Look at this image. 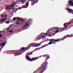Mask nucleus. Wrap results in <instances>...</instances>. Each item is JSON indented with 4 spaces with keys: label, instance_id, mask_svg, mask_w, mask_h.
Here are the masks:
<instances>
[{
    "label": "nucleus",
    "instance_id": "nucleus-1",
    "mask_svg": "<svg viewBox=\"0 0 73 73\" xmlns=\"http://www.w3.org/2000/svg\"><path fill=\"white\" fill-rule=\"evenodd\" d=\"M42 56H44V57H46V56H47V58L45 62H46V61H47V60L49 58V56L48 55L47 56L46 55H44L40 56L39 57L36 58H33L31 59V58H30V57L29 56H28V55H27L26 56V59L27 60H28V61H35V60H37V59L39 58V57H42Z\"/></svg>",
    "mask_w": 73,
    "mask_h": 73
},
{
    "label": "nucleus",
    "instance_id": "nucleus-2",
    "mask_svg": "<svg viewBox=\"0 0 73 73\" xmlns=\"http://www.w3.org/2000/svg\"><path fill=\"white\" fill-rule=\"evenodd\" d=\"M73 37V35H71V36H70V35H67L66 36H64L63 38H62V40H64L66 38H68V37Z\"/></svg>",
    "mask_w": 73,
    "mask_h": 73
},
{
    "label": "nucleus",
    "instance_id": "nucleus-3",
    "mask_svg": "<svg viewBox=\"0 0 73 73\" xmlns=\"http://www.w3.org/2000/svg\"><path fill=\"white\" fill-rule=\"evenodd\" d=\"M31 1V2L33 1V5H35V4H36V3H37L38 0H29L28 1V2L29 1Z\"/></svg>",
    "mask_w": 73,
    "mask_h": 73
},
{
    "label": "nucleus",
    "instance_id": "nucleus-4",
    "mask_svg": "<svg viewBox=\"0 0 73 73\" xmlns=\"http://www.w3.org/2000/svg\"><path fill=\"white\" fill-rule=\"evenodd\" d=\"M48 65V63H47V62H46L45 64V63H43L41 65V66H42V65H43V66L42 67L40 68H43V67L44 66V68H45V69L44 70H46V69L47 68H46V65Z\"/></svg>",
    "mask_w": 73,
    "mask_h": 73
},
{
    "label": "nucleus",
    "instance_id": "nucleus-5",
    "mask_svg": "<svg viewBox=\"0 0 73 73\" xmlns=\"http://www.w3.org/2000/svg\"><path fill=\"white\" fill-rule=\"evenodd\" d=\"M45 66H43V68H41L39 69V70H41V72H40V73H42L44 72V70L46 68H44V67Z\"/></svg>",
    "mask_w": 73,
    "mask_h": 73
},
{
    "label": "nucleus",
    "instance_id": "nucleus-6",
    "mask_svg": "<svg viewBox=\"0 0 73 73\" xmlns=\"http://www.w3.org/2000/svg\"><path fill=\"white\" fill-rule=\"evenodd\" d=\"M49 41H56V42H57L58 41H60V40H56L54 39H51L49 40Z\"/></svg>",
    "mask_w": 73,
    "mask_h": 73
},
{
    "label": "nucleus",
    "instance_id": "nucleus-7",
    "mask_svg": "<svg viewBox=\"0 0 73 73\" xmlns=\"http://www.w3.org/2000/svg\"><path fill=\"white\" fill-rule=\"evenodd\" d=\"M22 53L21 52V51H19V52H17L16 53V55H15V57L17 56H19V55H21V54Z\"/></svg>",
    "mask_w": 73,
    "mask_h": 73
},
{
    "label": "nucleus",
    "instance_id": "nucleus-8",
    "mask_svg": "<svg viewBox=\"0 0 73 73\" xmlns=\"http://www.w3.org/2000/svg\"><path fill=\"white\" fill-rule=\"evenodd\" d=\"M28 49L27 48H26L22 47L21 48V50L22 51H24L25 52V50H27Z\"/></svg>",
    "mask_w": 73,
    "mask_h": 73
},
{
    "label": "nucleus",
    "instance_id": "nucleus-9",
    "mask_svg": "<svg viewBox=\"0 0 73 73\" xmlns=\"http://www.w3.org/2000/svg\"><path fill=\"white\" fill-rule=\"evenodd\" d=\"M29 5V3L28 2H27L26 5H25V7L24 8H28V5Z\"/></svg>",
    "mask_w": 73,
    "mask_h": 73
},
{
    "label": "nucleus",
    "instance_id": "nucleus-10",
    "mask_svg": "<svg viewBox=\"0 0 73 73\" xmlns=\"http://www.w3.org/2000/svg\"><path fill=\"white\" fill-rule=\"evenodd\" d=\"M64 27L61 29V30H62V31H63L64 30V28H67V26H65V24H64Z\"/></svg>",
    "mask_w": 73,
    "mask_h": 73
},
{
    "label": "nucleus",
    "instance_id": "nucleus-11",
    "mask_svg": "<svg viewBox=\"0 0 73 73\" xmlns=\"http://www.w3.org/2000/svg\"><path fill=\"white\" fill-rule=\"evenodd\" d=\"M7 18H4L3 19H1V23H3V22H4V21L6 20Z\"/></svg>",
    "mask_w": 73,
    "mask_h": 73
},
{
    "label": "nucleus",
    "instance_id": "nucleus-12",
    "mask_svg": "<svg viewBox=\"0 0 73 73\" xmlns=\"http://www.w3.org/2000/svg\"><path fill=\"white\" fill-rule=\"evenodd\" d=\"M39 36H40V37H41V38H45V36L43 35H42L41 34H40V35H38Z\"/></svg>",
    "mask_w": 73,
    "mask_h": 73
},
{
    "label": "nucleus",
    "instance_id": "nucleus-13",
    "mask_svg": "<svg viewBox=\"0 0 73 73\" xmlns=\"http://www.w3.org/2000/svg\"><path fill=\"white\" fill-rule=\"evenodd\" d=\"M21 1L22 4L25 3V0H21Z\"/></svg>",
    "mask_w": 73,
    "mask_h": 73
},
{
    "label": "nucleus",
    "instance_id": "nucleus-14",
    "mask_svg": "<svg viewBox=\"0 0 73 73\" xmlns=\"http://www.w3.org/2000/svg\"><path fill=\"white\" fill-rule=\"evenodd\" d=\"M68 3L69 4H72V5L73 6V3L72 2V0H70L68 2Z\"/></svg>",
    "mask_w": 73,
    "mask_h": 73
},
{
    "label": "nucleus",
    "instance_id": "nucleus-15",
    "mask_svg": "<svg viewBox=\"0 0 73 73\" xmlns=\"http://www.w3.org/2000/svg\"><path fill=\"white\" fill-rule=\"evenodd\" d=\"M36 50V49H35L33 51H32L31 52H30L31 54H29V55H31V54H33L32 53H33V52H35V51H36V50Z\"/></svg>",
    "mask_w": 73,
    "mask_h": 73
},
{
    "label": "nucleus",
    "instance_id": "nucleus-16",
    "mask_svg": "<svg viewBox=\"0 0 73 73\" xmlns=\"http://www.w3.org/2000/svg\"><path fill=\"white\" fill-rule=\"evenodd\" d=\"M49 44H46L45 45L43 46H42L41 47V48H44L45 47H46V46H48Z\"/></svg>",
    "mask_w": 73,
    "mask_h": 73
},
{
    "label": "nucleus",
    "instance_id": "nucleus-17",
    "mask_svg": "<svg viewBox=\"0 0 73 73\" xmlns=\"http://www.w3.org/2000/svg\"><path fill=\"white\" fill-rule=\"evenodd\" d=\"M29 25V23L25 25L22 27V28H25V27H27V26H28Z\"/></svg>",
    "mask_w": 73,
    "mask_h": 73
},
{
    "label": "nucleus",
    "instance_id": "nucleus-18",
    "mask_svg": "<svg viewBox=\"0 0 73 73\" xmlns=\"http://www.w3.org/2000/svg\"><path fill=\"white\" fill-rule=\"evenodd\" d=\"M0 45H1V46H4L5 45V43H2L0 44Z\"/></svg>",
    "mask_w": 73,
    "mask_h": 73
},
{
    "label": "nucleus",
    "instance_id": "nucleus-19",
    "mask_svg": "<svg viewBox=\"0 0 73 73\" xmlns=\"http://www.w3.org/2000/svg\"><path fill=\"white\" fill-rule=\"evenodd\" d=\"M59 31H60V29L57 30L55 31V33H58V32H59Z\"/></svg>",
    "mask_w": 73,
    "mask_h": 73
},
{
    "label": "nucleus",
    "instance_id": "nucleus-20",
    "mask_svg": "<svg viewBox=\"0 0 73 73\" xmlns=\"http://www.w3.org/2000/svg\"><path fill=\"white\" fill-rule=\"evenodd\" d=\"M53 29H55V30H57V29H58V28H57V27H54Z\"/></svg>",
    "mask_w": 73,
    "mask_h": 73
},
{
    "label": "nucleus",
    "instance_id": "nucleus-21",
    "mask_svg": "<svg viewBox=\"0 0 73 73\" xmlns=\"http://www.w3.org/2000/svg\"><path fill=\"white\" fill-rule=\"evenodd\" d=\"M67 11H73V10L68 9H67Z\"/></svg>",
    "mask_w": 73,
    "mask_h": 73
},
{
    "label": "nucleus",
    "instance_id": "nucleus-22",
    "mask_svg": "<svg viewBox=\"0 0 73 73\" xmlns=\"http://www.w3.org/2000/svg\"><path fill=\"white\" fill-rule=\"evenodd\" d=\"M16 24H17V25H20L21 24L19 22H17V23H16Z\"/></svg>",
    "mask_w": 73,
    "mask_h": 73
},
{
    "label": "nucleus",
    "instance_id": "nucleus-23",
    "mask_svg": "<svg viewBox=\"0 0 73 73\" xmlns=\"http://www.w3.org/2000/svg\"><path fill=\"white\" fill-rule=\"evenodd\" d=\"M13 21H16V18L14 17L13 19Z\"/></svg>",
    "mask_w": 73,
    "mask_h": 73
},
{
    "label": "nucleus",
    "instance_id": "nucleus-24",
    "mask_svg": "<svg viewBox=\"0 0 73 73\" xmlns=\"http://www.w3.org/2000/svg\"><path fill=\"white\" fill-rule=\"evenodd\" d=\"M6 10H8V9H10V8L9 7H7L5 8Z\"/></svg>",
    "mask_w": 73,
    "mask_h": 73
},
{
    "label": "nucleus",
    "instance_id": "nucleus-25",
    "mask_svg": "<svg viewBox=\"0 0 73 73\" xmlns=\"http://www.w3.org/2000/svg\"><path fill=\"white\" fill-rule=\"evenodd\" d=\"M52 42H50L48 43V45H50L52 44Z\"/></svg>",
    "mask_w": 73,
    "mask_h": 73
},
{
    "label": "nucleus",
    "instance_id": "nucleus-26",
    "mask_svg": "<svg viewBox=\"0 0 73 73\" xmlns=\"http://www.w3.org/2000/svg\"><path fill=\"white\" fill-rule=\"evenodd\" d=\"M6 24H9V21H7L5 22Z\"/></svg>",
    "mask_w": 73,
    "mask_h": 73
},
{
    "label": "nucleus",
    "instance_id": "nucleus-27",
    "mask_svg": "<svg viewBox=\"0 0 73 73\" xmlns=\"http://www.w3.org/2000/svg\"><path fill=\"white\" fill-rule=\"evenodd\" d=\"M13 5H14V4L12 3V4L10 5V6H11V7H13Z\"/></svg>",
    "mask_w": 73,
    "mask_h": 73
},
{
    "label": "nucleus",
    "instance_id": "nucleus-28",
    "mask_svg": "<svg viewBox=\"0 0 73 73\" xmlns=\"http://www.w3.org/2000/svg\"><path fill=\"white\" fill-rule=\"evenodd\" d=\"M17 19L18 20V21H20V18L19 17L17 18Z\"/></svg>",
    "mask_w": 73,
    "mask_h": 73
},
{
    "label": "nucleus",
    "instance_id": "nucleus-29",
    "mask_svg": "<svg viewBox=\"0 0 73 73\" xmlns=\"http://www.w3.org/2000/svg\"><path fill=\"white\" fill-rule=\"evenodd\" d=\"M51 42H52V44H56V42L54 41H51Z\"/></svg>",
    "mask_w": 73,
    "mask_h": 73
},
{
    "label": "nucleus",
    "instance_id": "nucleus-30",
    "mask_svg": "<svg viewBox=\"0 0 73 73\" xmlns=\"http://www.w3.org/2000/svg\"><path fill=\"white\" fill-rule=\"evenodd\" d=\"M2 36H3V35L0 34V38H1L2 37Z\"/></svg>",
    "mask_w": 73,
    "mask_h": 73
},
{
    "label": "nucleus",
    "instance_id": "nucleus-31",
    "mask_svg": "<svg viewBox=\"0 0 73 73\" xmlns=\"http://www.w3.org/2000/svg\"><path fill=\"white\" fill-rule=\"evenodd\" d=\"M9 32H10V33H12V31L10 30L9 31Z\"/></svg>",
    "mask_w": 73,
    "mask_h": 73
},
{
    "label": "nucleus",
    "instance_id": "nucleus-32",
    "mask_svg": "<svg viewBox=\"0 0 73 73\" xmlns=\"http://www.w3.org/2000/svg\"><path fill=\"white\" fill-rule=\"evenodd\" d=\"M35 47H36L37 46H38V45H35Z\"/></svg>",
    "mask_w": 73,
    "mask_h": 73
},
{
    "label": "nucleus",
    "instance_id": "nucleus-33",
    "mask_svg": "<svg viewBox=\"0 0 73 73\" xmlns=\"http://www.w3.org/2000/svg\"><path fill=\"white\" fill-rule=\"evenodd\" d=\"M4 17V15H1V17Z\"/></svg>",
    "mask_w": 73,
    "mask_h": 73
},
{
    "label": "nucleus",
    "instance_id": "nucleus-34",
    "mask_svg": "<svg viewBox=\"0 0 73 73\" xmlns=\"http://www.w3.org/2000/svg\"><path fill=\"white\" fill-rule=\"evenodd\" d=\"M32 46V45H31L30 46H29L28 48H30V47H31V46Z\"/></svg>",
    "mask_w": 73,
    "mask_h": 73
},
{
    "label": "nucleus",
    "instance_id": "nucleus-35",
    "mask_svg": "<svg viewBox=\"0 0 73 73\" xmlns=\"http://www.w3.org/2000/svg\"><path fill=\"white\" fill-rule=\"evenodd\" d=\"M9 28H8L7 29V31H8V30H9Z\"/></svg>",
    "mask_w": 73,
    "mask_h": 73
},
{
    "label": "nucleus",
    "instance_id": "nucleus-36",
    "mask_svg": "<svg viewBox=\"0 0 73 73\" xmlns=\"http://www.w3.org/2000/svg\"><path fill=\"white\" fill-rule=\"evenodd\" d=\"M5 18L7 17V15H6V14H5Z\"/></svg>",
    "mask_w": 73,
    "mask_h": 73
},
{
    "label": "nucleus",
    "instance_id": "nucleus-37",
    "mask_svg": "<svg viewBox=\"0 0 73 73\" xmlns=\"http://www.w3.org/2000/svg\"><path fill=\"white\" fill-rule=\"evenodd\" d=\"M41 47L40 48H39L38 49V50H40V49H41L42 48H41Z\"/></svg>",
    "mask_w": 73,
    "mask_h": 73
},
{
    "label": "nucleus",
    "instance_id": "nucleus-38",
    "mask_svg": "<svg viewBox=\"0 0 73 73\" xmlns=\"http://www.w3.org/2000/svg\"><path fill=\"white\" fill-rule=\"evenodd\" d=\"M36 71H37V70H36V71H34V72H33V73H36Z\"/></svg>",
    "mask_w": 73,
    "mask_h": 73
},
{
    "label": "nucleus",
    "instance_id": "nucleus-39",
    "mask_svg": "<svg viewBox=\"0 0 73 73\" xmlns=\"http://www.w3.org/2000/svg\"><path fill=\"white\" fill-rule=\"evenodd\" d=\"M71 23H72V22L71 21H70V23H68V25H69V24H70Z\"/></svg>",
    "mask_w": 73,
    "mask_h": 73
},
{
    "label": "nucleus",
    "instance_id": "nucleus-40",
    "mask_svg": "<svg viewBox=\"0 0 73 73\" xmlns=\"http://www.w3.org/2000/svg\"><path fill=\"white\" fill-rule=\"evenodd\" d=\"M0 32H1V33H3V31H0Z\"/></svg>",
    "mask_w": 73,
    "mask_h": 73
},
{
    "label": "nucleus",
    "instance_id": "nucleus-41",
    "mask_svg": "<svg viewBox=\"0 0 73 73\" xmlns=\"http://www.w3.org/2000/svg\"><path fill=\"white\" fill-rule=\"evenodd\" d=\"M14 4H16V3H15V2H13Z\"/></svg>",
    "mask_w": 73,
    "mask_h": 73
},
{
    "label": "nucleus",
    "instance_id": "nucleus-42",
    "mask_svg": "<svg viewBox=\"0 0 73 73\" xmlns=\"http://www.w3.org/2000/svg\"><path fill=\"white\" fill-rule=\"evenodd\" d=\"M45 35H47V33H45Z\"/></svg>",
    "mask_w": 73,
    "mask_h": 73
},
{
    "label": "nucleus",
    "instance_id": "nucleus-43",
    "mask_svg": "<svg viewBox=\"0 0 73 73\" xmlns=\"http://www.w3.org/2000/svg\"><path fill=\"white\" fill-rule=\"evenodd\" d=\"M3 47H4V46H3L2 47V48L1 49H2L3 48Z\"/></svg>",
    "mask_w": 73,
    "mask_h": 73
},
{
    "label": "nucleus",
    "instance_id": "nucleus-44",
    "mask_svg": "<svg viewBox=\"0 0 73 73\" xmlns=\"http://www.w3.org/2000/svg\"><path fill=\"white\" fill-rule=\"evenodd\" d=\"M36 45H37V44H38L37 43H36Z\"/></svg>",
    "mask_w": 73,
    "mask_h": 73
},
{
    "label": "nucleus",
    "instance_id": "nucleus-45",
    "mask_svg": "<svg viewBox=\"0 0 73 73\" xmlns=\"http://www.w3.org/2000/svg\"><path fill=\"white\" fill-rule=\"evenodd\" d=\"M22 20H23V18H22Z\"/></svg>",
    "mask_w": 73,
    "mask_h": 73
},
{
    "label": "nucleus",
    "instance_id": "nucleus-46",
    "mask_svg": "<svg viewBox=\"0 0 73 73\" xmlns=\"http://www.w3.org/2000/svg\"><path fill=\"white\" fill-rule=\"evenodd\" d=\"M42 42H41L40 43H41Z\"/></svg>",
    "mask_w": 73,
    "mask_h": 73
},
{
    "label": "nucleus",
    "instance_id": "nucleus-47",
    "mask_svg": "<svg viewBox=\"0 0 73 73\" xmlns=\"http://www.w3.org/2000/svg\"><path fill=\"white\" fill-rule=\"evenodd\" d=\"M70 6H71V5H70Z\"/></svg>",
    "mask_w": 73,
    "mask_h": 73
},
{
    "label": "nucleus",
    "instance_id": "nucleus-48",
    "mask_svg": "<svg viewBox=\"0 0 73 73\" xmlns=\"http://www.w3.org/2000/svg\"><path fill=\"white\" fill-rule=\"evenodd\" d=\"M37 72H36V73H37Z\"/></svg>",
    "mask_w": 73,
    "mask_h": 73
},
{
    "label": "nucleus",
    "instance_id": "nucleus-49",
    "mask_svg": "<svg viewBox=\"0 0 73 73\" xmlns=\"http://www.w3.org/2000/svg\"><path fill=\"white\" fill-rule=\"evenodd\" d=\"M9 32V31L8 32Z\"/></svg>",
    "mask_w": 73,
    "mask_h": 73
},
{
    "label": "nucleus",
    "instance_id": "nucleus-50",
    "mask_svg": "<svg viewBox=\"0 0 73 73\" xmlns=\"http://www.w3.org/2000/svg\"><path fill=\"white\" fill-rule=\"evenodd\" d=\"M0 41H1V40H0Z\"/></svg>",
    "mask_w": 73,
    "mask_h": 73
},
{
    "label": "nucleus",
    "instance_id": "nucleus-51",
    "mask_svg": "<svg viewBox=\"0 0 73 73\" xmlns=\"http://www.w3.org/2000/svg\"><path fill=\"white\" fill-rule=\"evenodd\" d=\"M0 24H1V23H0Z\"/></svg>",
    "mask_w": 73,
    "mask_h": 73
},
{
    "label": "nucleus",
    "instance_id": "nucleus-52",
    "mask_svg": "<svg viewBox=\"0 0 73 73\" xmlns=\"http://www.w3.org/2000/svg\"><path fill=\"white\" fill-rule=\"evenodd\" d=\"M61 31L60 32H61Z\"/></svg>",
    "mask_w": 73,
    "mask_h": 73
}]
</instances>
